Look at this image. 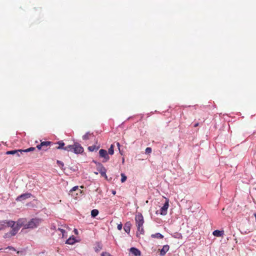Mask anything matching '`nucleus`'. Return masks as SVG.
Masks as SVG:
<instances>
[{"label":"nucleus","instance_id":"22","mask_svg":"<svg viewBox=\"0 0 256 256\" xmlns=\"http://www.w3.org/2000/svg\"><path fill=\"white\" fill-rule=\"evenodd\" d=\"M19 152H20V150H10V151H7L6 152V154H15L18 153Z\"/></svg>","mask_w":256,"mask_h":256},{"label":"nucleus","instance_id":"36","mask_svg":"<svg viewBox=\"0 0 256 256\" xmlns=\"http://www.w3.org/2000/svg\"><path fill=\"white\" fill-rule=\"evenodd\" d=\"M116 144H117V146H118V147H119V146H120V144L119 142H117Z\"/></svg>","mask_w":256,"mask_h":256},{"label":"nucleus","instance_id":"18","mask_svg":"<svg viewBox=\"0 0 256 256\" xmlns=\"http://www.w3.org/2000/svg\"><path fill=\"white\" fill-rule=\"evenodd\" d=\"M57 144L58 146L56 148V149H63L65 150L66 146H64L65 144L62 141H59Z\"/></svg>","mask_w":256,"mask_h":256},{"label":"nucleus","instance_id":"23","mask_svg":"<svg viewBox=\"0 0 256 256\" xmlns=\"http://www.w3.org/2000/svg\"><path fill=\"white\" fill-rule=\"evenodd\" d=\"M98 214V211L96 209L92 210L91 212V215L92 217L96 216Z\"/></svg>","mask_w":256,"mask_h":256},{"label":"nucleus","instance_id":"28","mask_svg":"<svg viewBox=\"0 0 256 256\" xmlns=\"http://www.w3.org/2000/svg\"><path fill=\"white\" fill-rule=\"evenodd\" d=\"M57 164H58V166L60 167V168L62 169H63V167L64 166V163L58 160H57Z\"/></svg>","mask_w":256,"mask_h":256},{"label":"nucleus","instance_id":"11","mask_svg":"<svg viewBox=\"0 0 256 256\" xmlns=\"http://www.w3.org/2000/svg\"><path fill=\"white\" fill-rule=\"evenodd\" d=\"M32 194L30 193H25L18 196L16 198V200L17 201H22V200L30 198Z\"/></svg>","mask_w":256,"mask_h":256},{"label":"nucleus","instance_id":"25","mask_svg":"<svg viewBox=\"0 0 256 256\" xmlns=\"http://www.w3.org/2000/svg\"><path fill=\"white\" fill-rule=\"evenodd\" d=\"M78 189V186H75L74 187H73L69 192V193L68 194L70 195H72V192L74 191H76V190H77Z\"/></svg>","mask_w":256,"mask_h":256},{"label":"nucleus","instance_id":"15","mask_svg":"<svg viewBox=\"0 0 256 256\" xmlns=\"http://www.w3.org/2000/svg\"><path fill=\"white\" fill-rule=\"evenodd\" d=\"M170 246L168 245H164L163 246L162 249L160 250V254L161 256H164L166 252L168 250Z\"/></svg>","mask_w":256,"mask_h":256},{"label":"nucleus","instance_id":"9","mask_svg":"<svg viewBox=\"0 0 256 256\" xmlns=\"http://www.w3.org/2000/svg\"><path fill=\"white\" fill-rule=\"evenodd\" d=\"M26 220L24 218H20L16 222V226L20 228L23 226L24 228V226L26 225Z\"/></svg>","mask_w":256,"mask_h":256},{"label":"nucleus","instance_id":"4","mask_svg":"<svg viewBox=\"0 0 256 256\" xmlns=\"http://www.w3.org/2000/svg\"><path fill=\"white\" fill-rule=\"evenodd\" d=\"M16 222L13 220H2L0 222V230H4L6 227H12Z\"/></svg>","mask_w":256,"mask_h":256},{"label":"nucleus","instance_id":"6","mask_svg":"<svg viewBox=\"0 0 256 256\" xmlns=\"http://www.w3.org/2000/svg\"><path fill=\"white\" fill-rule=\"evenodd\" d=\"M100 156L103 158L102 162H106L110 160V156H108L107 151L104 149H100L99 151Z\"/></svg>","mask_w":256,"mask_h":256},{"label":"nucleus","instance_id":"24","mask_svg":"<svg viewBox=\"0 0 256 256\" xmlns=\"http://www.w3.org/2000/svg\"><path fill=\"white\" fill-rule=\"evenodd\" d=\"M36 150V148L34 147H30V148H28L27 149L23 150L24 152H32Z\"/></svg>","mask_w":256,"mask_h":256},{"label":"nucleus","instance_id":"13","mask_svg":"<svg viewBox=\"0 0 256 256\" xmlns=\"http://www.w3.org/2000/svg\"><path fill=\"white\" fill-rule=\"evenodd\" d=\"M12 228V230L10 232V236H14L17 234L18 230L20 229L18 226H17L16 225L15 226V224L12 227H11Z\"/></svg>","mask_w":256,"mask_h":256},{"label":"nucleus","instance_id":"10","mask_svg":"<svg viewBox=\"0 0 256 256\" xmlns=\"http://www.w3.org/2000/svg\"><path fill=\"white\" fill-rule=\"evenodd\" d=\"M67 229H68V227L65 226H64L62 228H58V231L60 232L59 234V235L62 234V238H65L67 237Z\"/></svg>","mask_w":256,"mask_h":256},{"label":"nucleus","instance_id":"26","mask_svg":"<svg viewBox=\"0 0 256 256\" xmlns=\"http://www.w3.org/2000/svg\"><path fill=\"white\" fill-rule=\"evenodd\" d=\"M90 136V134L89 132H87L84 135L82 136V139L84 140H87L89 139V137Z\"/></svg>","mask_w":256,"mask_h":256},{"label":"nucleus","instance_id":"7","mask_svg":"<svg viewBox=\"0 0 256 256\" xmlns=\"http://www.w3.org/2000/svg\"><path fill=\"white\" fill-rule=\"evenodd\" d=\"M52 143V142L50 141L42 142L40 144H38L36 146V148L39 150H47V148L48 146H50Z\"/></svg>","mask_w":256,"mask_h":256},{"label":"nucleus","instance_id":"32","mask_svg":"<svg viewBox=\"0 0 256 256\" xmlns=\"http://www.w3.org/2000/svg\"><path fill=\"white\" fill-rule=\"evenodd\" d=\"M122 223L118 225V229L120 230L122 229Z\"/></svg>","mask_w":256,"mask_h":256},{"label":"nucleus","instance_id":"29","mask_svg":"<svg viewBox=\"0 0 256 256\" xmlns=\"http://www.w3.org/2000/svg\"><path fill=\"white\" fill-rule=\"evenodd\" d=\"M152 152V150L151 148H146V154H150Z\"/></svg>","mask_w":256,"mask_h":256},{"label":"nucleus","instance_id":"21","mask_svg":"<svg viewBox=\"0 0 256 256\" xmlns=\"http://www.w3.org/2000/svg\"><path fill=\"white\" fill-rule=\"evenodd\" d=\"M108 154H110V155H112L114 153V145L111 144L110 148L108 150Z\"/></svg>","mask_w":256,"mask_h":256},{"label":"nucleus","instance_id":"17","mask_svg":"<svg viewBox=\"0 0 256 256\" xmlns=\"http://www.w3.org/2000/svg\"><path fill=\"white\" fill-rule=\"evenodd\" d=\"M76 242V240L75 237L74 236H72L66 240V243L68 244H73Z\"/></svg>","mask_w":256,"mask_h":256},{"label":"nucleus","instance_id":"14","mask_svg":"<svg viewBox=\"0 0 256 256\" xmlns=\"http://www.w3.org/2000/svg\"><path fill=\"white\" fill-rule=\"evenodd\" d=\"M131 223L130 222H126L124 226V231L128 233L129 234L130 230V228H131Z\"/></svg>","mask_w":256,"mask_h":256},{"label":"nucleus","instance_id":"37","mask_svg":"<svg viewBox=\"0 0 256 256\" xmlns=\"http://www.w3.org/2000/svg\"><path fill=\"white\" fill-rule=\"evenodd\" d=\"M112 193L114 194H116V192H113Z\"/></svg>","mask_w":256,"mask_h":256},{"label":"nucleus","instance_id":"20","mask_svg":"<svg viewBox=\"0 0 256 256\" xmlns=\"http://www.w3.org/2000/svg\"><path fill=\"white\" fill-rule=\"evenodd\" d=\"M99 148V146H90L88 147V150L90 151V152H94V150H97Z\"/></svg>","mask_w":256,"mask_h":256},{"label":"nucleus","instance_id":"31","mask_svg":"<svg viewBox=\"0 0 256 256\" xmlns=\"http://www.w3.org/2000/svg\"><path fill=\"white\" fill-rule=\"evenodd\" d=\"M12 236H10V233H6V234H5L4 237V238H10V237Z\"/></svg>","mask_w":256,"mask_h":256},{"label":"nucleus","instance_id":"27","mask_svg":"<svg viewBox=\"0 0 256 256\" xmlns=\"http://www.w3.org/2000/svg\"><path fill=\"white\" fill-rule=\"evenodd\" d=\"M121 176V182H124L126 180L127 178L124 174H122Z\"/></svg>","mask_w":256,"mask_h":256},{"label":"nucleus","instance_id":"12","mask_svg":"<svg viewBox=\"0 0 256 256\" xmlns=\"http://www.w3.org/2000/svg\"><path fill=\"white\" fill-rule=\"evenodd\" d=\"M130 252L135 256H140L141 254L140 251L136 248H132L130 250Z\"/></svg>","mask_w":256,"mask_h":256},{"label":"nucleus","instance_id":"5","mask_svg":"<svg viewBox=\"0 0 256 256\" xmlns=\"http://www.w3.org/2000/svg\"><path fill=\"white\" fill-rule=\"evenodd\" d=\"M93 162L96 164L97 168L101 175L103 176L106 177V169L104 168V166L100 163L96 161L93 160Z\"/></svg>","mask_w":256,"mask_h":256},{"label":"nucleus","instance_id":"8","mask_svg":"<svg viewBox=\"0 0 256 256\" xmlns=\"http://www.w3.org/2000/svg\"><path fill=\"white\" fill-rule=\"evenodd\" d=\"M168 202L169 200L168 198H166V202L160 210V214L161 215L165 216L166 214L169 206Z\"/></svg>","mask_w":256,"mask_h":256},{"label":"nucleus","instance_id":"34","mask_svg":"<svg viewBox=\"0 0 256 256\" xmlns=\"http://www.w3.org/2000/svg\"><path fill=\"white\" fill-rule=\"evenodd\" d=\"M8 248H9L10 250H15V249L12 247L9 246V247H8Z\"/></svg>","mask_w":256,"mask_h":256},{"label":"nucleus","instance_id":"3","mask_svg":"<svg viewBox=\"0 0 256 256\" xmlns=\"http://www.w3.org/2000/svg\"><path fill=\"white\" fill-rule=\"evenodd\" d=\"M41 220L40 218H32L24 226V228H34L38 226Z\"/></svg>","mask_w":256,"mask_h":256},{"label":"nucleus","instance_id":"16","mask_svg":"<svg viewBox=\"0 0 256 256\" xmlns=\"http://www.w3.org/2000/svg\"><path fill=\"white\" fill-rule=\"evenodd\" d=\"M212 234L215 236L220 237L224 234V232L223 230H215L213 232Z\"/></svg>","mask_w":256,"mask_h":256},{"label":"nucleus","instance_id":"35","mask_svg":"<svg viewBox=\"0 0 256 256\" xmlns=\"http://www.w3.org/2000/svg\"><path fill=\"white\" fill-rule=\"evenodd\" d=\"M198 124H199L198 122H197L196 124H194V126L196 127L198 126Z\"/></svg>","mask_w":256,"mask_h":256},{"label":"nucleus","instance_id":"2","mask_svg":"<svg viewBox=\"0 0 256 256\" xmlns=\"http://www.w3.org/2000/svg\"><path fill=\"white\" fill-rule=\"evenodd\" d=\"M65 150L73 152L75 154H82L84 152V148L78 143L76 142L72 145L66 146Z\"/></svg>","mask_w":256,"mask_h":256},{"label":"nucleus","instance_id":"1","mask_svg":"<svg viewBox=\"0 0 256 256\" xmlns=\"http://www.w3.org/2000/svg\"><path fill=\"white\" fill-rule=\"evenodd\" d=\"M136 224L137 227L138 232L136 236L138 234H144V230L143 228V224L144 223V217L142 214L139 213L135 216Z\"/></svg>","mask_w":256,"mask_h":256},{"label":"nucleus","instance_id":"30","mask_svg":"<svg viewBox=\"0 0 256 256\" xmlns=\"http://www.w3.org/2000/svg\"><path fill=\"white\" fill-rule=\"evenodd\" d=\"M20 150L18 153L15 154L17 156H20V154H22L24 152L23 150Z\"/></svg>","mask_w":256,"mask_h":256},{"label":"nucleus","instance_id":"33","mask_svg":"<svg viewBox=\"0 0 256 256\" xmlns=\"http://www.w3.org/2000/svg\"><path fill=\"white\" fill-rule=\"evenodd\" d=\"M74 232L76 234H78V230L76 228L74 229Z\"/></svg>","mask_w":256,"mask_h":256},{"label":"nucleus","instance_id":"19","mask_svg":"<svg viewBox=\"0 0 256 256\" xmlns=\"http://www.w3.org/2000/svg\"><path fill=\"white\" fill-rule=\"evenodd\" d=\"M151 237L152 238H156L158 239H162L164 238V236L160 234V233H156L155 234H152L151 235Z\"/></svg>","mask_w":256,"mask_h":256}]
</instances>
